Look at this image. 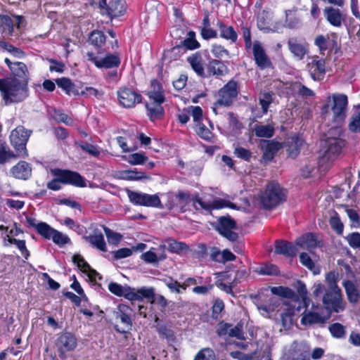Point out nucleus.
<instances>
[{
	"mask_svg": "<svg viewBox=\"0 0 360 360\" xmlns=\"http://www.w3.org/2000/svg\"><path fill=\"white\" fill-rule=\"evenodd\" d=\"M25 81L18 79H0V91L6 103H18L28 96V87Z\"/></svg>",
	"mask_w": 360,
	"mask_h": 360,
	"instance_id": "obj_1",
	"label": "nucleus"
},
{
	"mask_svg": "<svg viewBox=\"0 0 360 360\" xmlns=\"http://www.w3.org/2000/svg\"><path fill=\"white\" fill-rule=\"evenodd\" d=\"M286 199L285 191L275 182L270 183L260 195V202L266 210H271Z\"/></svg>",
	"mask_w": 360,
	"mask_h": 360,
	"instance_id": "obj_2",
	"label": "nucleus"
},
{
	"mask_svg": "<svg viewBox=\"0 0 360 360\" xmlns=\"http://www.w3.org/2000/svg\"><path fill=\"white\" fill-rule=\"evenodd\" d=\"M347 97L345 94H334L328 98V103L322 107V114L326 115L330 110L333 113V120L341 122L346 117Z\"/></svg>",
	"mask_w": 360,
	"mask_h": 360,
	"instance_id": "obj_3",
	"label": "nucleus"
},
{
	"mask_svg": "<svg viewBox=\"0 0 360 360\" xmlns=\"http://www.w3.org/2000/svg\"><path fill=\"white\" fill-rule=\"evenodd\" d=\"M324 308L329 313H340L345 310L346 303L343 301L341 290L327 289L322 296Z\"/></svg>",
	"mask_w": 360,
	"mask_h": 360,
	"instance_id": "obj_4",
	"label": "nucleus"
},
{
	"mask_svg": "<svg viewBox=\"0 0 360 360\" xmlns=\"http://www.w3.org/2000/svg\"><path fill=\"white\" fill-rule=\"evenodd\" d=\"M32 132V130H27L23 126H18L11 131L10 140L18 157L27 156L26 144Z\"/></svg>",
	"mask_w": 360,
	"mask_h": 360,
	"instance_id": "obj_5",
	"label": "nucleus"
},
{
	"mask_svg": "<svg viewBox=\"0 0 360 360\" xmlns=\"http://www.w3.org/2000/svg\"><path fill=\"white\" fill-rule=\"evenodd\" d=\"M53 176H60L62 184L71 185L75 187L84 188L86 186V181L79 172L55 168L51 169Z\"/></svg>",
	"mask_w": 360,
	"mask_h": 360,
	"instance_id": "obj_6",
	"label": "nucleus"
},
{
	"mask_svg": "<svg viewBox=\"0 0 360 360\" xmlns=\"http://www.w3.org/2000/svg\"><path fill=\"white\" fill-rule=\"evenodd\" d=\"M132 309L127 305L120 304L117 306V311H115V318L117 321H120L122 324V327H120L115 324V330L120 333L124 334L131 330L133 323L131 319Z\"/></svg>",
	"mask_w": 360,
	"mask_h": 360,
	"instance_id": "obj_7",
	"label": "nucleus"
},
{
	"mask_svg": "<svg viewBox=\"0 0 360 360\" xmlns=\"http://www.w3.org/2000/svg\"><path fill=\"white\" fill-rule=\"evenodd\" d=\"M59 356L65 357L67 352L73 351L77 345V340L75 335L71 333H63L58 335L55 342Z\"/></svg>",
	"mask_w": 360,
	"mask_h": 360,
	"instance_id": "obj_8",
	"label": "nucleus"
},
{
	"mask_svg": "<svg viewBox=\"0 0 360 360\" xmlns=\"http://www.w3.org/2000/svg\"><path fill=\"white\" fill-rule=\"evenodd\" d=\"M238 94V83L234 80H230L219 91V99L215 105L229 106Z\"/></svg>",
	"mask_w": 360,
	"mask_h": 360,
	"instance_id": "obj_9",
	"label": "nucleus"
},
{
	"mask_svg": "<svg viewBox=\"0 0 360 360\" xmlns=\"http://www.w3.org/2000/svg\"><path fill=\"white\" fill-rule=\"evenodd\" d=\"M236 223L230 216L221 217L218 219L216 230L230 241H236L238 234L233 230L236 229Z\"/></svg>",
	"mask_w": 360,
	"mask_h": 360,
	"instance_id": "obj_10",
	"label": "nucleus"
},
{
	"mask_svg": "<svg viewBox=\"0 0 360 360\" xmlns=\"http://www.w3.org/2000/svg\"><path fill=\"white\" fill-rule=\"evenodd\" d=\"M86 58L98 68L112 69L119 67L121 63L117 54H108L104 58H98L93 52L89 51L86 53Z\"/></svg>",
	"mask_w": 360,
	"mask_h": 360,
	"instance_id": "obj_11",
	"label": "nucleus"
},
{
	"mask_svg": "<svg viewBox=\"0 0 360 360\" xmlns=\"http://www.w3.org/2000/svg\"><path fill=\"white\" fill-rule=\"evenodd\" d=\"M117 98L121 105L126 108H134L142 102V96L135 90L123 87L117 91Z\"/></svg>",
	"mask_w": 360,
	"mask_h": 360,
	"instance_id": "obj_12",
	"label": "nucleus"
},
{
	"mask_svg": "<svg viewBox=\"0 0 360 360\" xmlns=\"http://www.w3.org/2000/svg\"><path fill=\"white\" fill-rule=\"evenodd\" d=\"M344 146V140L339 138L328 137L325 141V147L326 149L324 152L323 159L333 160L341 153Z\"/></svg>",
	"mask_w": 360,
	"mask_h": 360,
	"instance_id": "obj_13",
	"label": "nucleus"
},
{
	"mask_svg": "<svg viewBox=\"0 0 360 360\" xmlns=\"http://www.w3.org/2000/svg\"><path fill=\"white\" fill-rule=\"evenodd\" d=\"M252 53L255 64L259 69L264 70L272 68V63L259 41H255L253 43Z\"/></svg>",
	"mask_w": 360,
	"mask_h": 360,
	"instance_id": "obj_14",
	"label": "nucleus"
},
{
	"mask_svg": "<svg viewBox=\"0 0 360 360\" xmlns=\"http://www.w3.org/2000/svg\"><path fill=\"white\" fill-rule=\"evenodd\" d=\"M288 46L290 53L298 60H302L309 52V44L297 37L289 38Z\"/></svg>",
	"mask_w": 360,
	"mask_h": 360,
	"instance_id": "obj_15",
	"label": "nucleus"
},
{
	"mask_svg": "<svg viewBox=\"0 0 360 360\" xmlns=\"http://www.w3.org/2000/svg\"><path fill=\"white\" fill-rule=\"evenodd\" d=\"M286 360H310V347L306 342H294Z\"/></svg>",
	"mask_w": 360,
	"mask_h": 360,
	"instance_id": "obj_16",
	"label": "nucleus"
},
{
	"mask_svg": "<svg viewBox=\"0 0 360 360\" xmlns=\"http://www.w3.org/2000/svg\"><path fill=\"white\" fill-rule=\"evenodd\" d=\"M263 150L262 158L265 161H271L277 152L282 148V143L274 140H261Z\"/></svg>",
	"mask_w": 360,
	"mask_h": 360,
	"instance_id": "obj_17",
	"label": "nucleus"
},
{
	"mask_svg": "<svg viewBox=\"0 0 360 360\" xmlns=\"http://www.w3.org/2000/svg\"><path fill=\"white\" fill-rule=\"evenodd\" d=\"M42 237L46 240H52L53 242L60 247L70 243V238L58 230L48 226L46 230H43Z\"/></svg>",
	"mask_w": 360,
	"mask_h": 360,
	"instance_id": "obj_18",
	"label": "nucleus"
},
{
	"mask_svg": "<svg viewBox=\"0 0 360 360\" xmlns=\"http://www.w3.org/2000/svg\"><path fill=\"white\" fill-rule=\"evenodd\" d=\"M296 245L304 250H312L320 246L321 241L314 233H307L296 239Z\"/></svg>",
	"mask_w": 360,
	"mask_h": 360,
	"instance_id": "obj_19",
	"label": "nucleus"
},
{
	"mask_svg": "<svg viewBox=\"0 0 360 360\" xmlns=\"http://www.w3.org/2000/svg\"><path fill=\"white\" fill-rule=\"evenodd\" d=\"M229 72L227 66L221 60L212 59L209 61L205 71V77L216 76L219 77L225 75Z\"/></svg>",
	"mask_w": 360,
	"mask_h": 360,
	"instance_id": "obj_20",
	"label": "nucleus"
},
{
	"mask_svg": "<svg viewBox=\"0 0 360 360\" xmlns=\"http://www.w3.org/2000/svg\"><path fill=\"white\" fill-rule=\"evenodd\" d=\"M297 252V248L290 242L283 240L275 241V254L282 255L287 257H294L296 256Z\"/></svg>",
	"mask_w": 360,
	"mask_h": 360,
	"instance_id": "obj_21",
	"label": "nucleus"
},
{
	"mask_svg": "<svg viewBox=\"0 0 360 360\" xmlns=\"http://www.w3.org/2000/svg\"><path fill=\"white\" fill-rule=\"evenodd\" d=\"M10 173L15 179L26 180L31 176L32 167L28 162L20 161L11 169Z\"/></svg>",
	"mask_w": 360,
	"mask_h": 360,
	"instance_id": "obj_22",
	"label": "nucleus"
},
{
	"mask_svg": "<svg viewBox=\"0 0 360 360\" xmlns=\"http://www.w3.org/2000/svg\"><path fill=\"white\" fill-rule=\"evenodd\" d=\"M84 238L89 242L91 245L102 252L107 251L106 244L104 240L103 233L98 229H94L92 233L87 236H84Z\"/></svg>",
	"mask_w": 360,
	"mask_h": 360,
	"instance_id": "obj_23",
	"label": "nucleus"
},
{
	"mask_svg": "<svg viewBox=\"0 0 360 360\" xmlns=\"http://www.w3.org/2000/svg\"><path fill=\"white\" fill-rule=\"evenodd\" d=\"M187 62L198 76L205 77L206 73L204 68V61L200 53L196 52L188 57Z\"/></svg>",
	"mask_w": 360,
	"mask_h": 360,
	"instance_id": "obj_24",
	"label": "nucleus"
},
{
	"mask_svg": "<svg viewBox=\"0 0 360 360\" xmlns=\"http://www.w3.org/2000/svg\"><path fill=\"white\" fill-rule=\"evenodd\" d=\"M304 143V140L298 136L289 138L285 143L286 150L288 155L292 158H295L300 154V148Z\"/></svg>",
	"mask_w": 360,
	"mask_h": 360,
	"instance_id": "obj_25",
	"label": "nucleus"
},
{
	"mask_svg": "<svg viewBox=\"0 0 360 360\" xmlns=\"http://www.w3.org/2000/svg\"><path fill=\"white\" fill-rule=\"evenodd\" d=\"M56 83L58 86L62 89L68 95L78 96L85 95L86 93L84 91L79 92L77 89L75 84L71 81L70 79L67 77H61L56 79Z\"/></svg>",
	"mask_w": 360,
	"mask_h": 360,
	"instance_id": "obj_26",
	"label": "nucleus"
},
{
	"mask_svg": "<svg viewBox=\"0 0 360 360\" xmlns=\"http://www.w3.org/2000/svg\"><path fill=\"white\" fill-rule=\"evenodd\" d=\"M318 57H316L311 62V63L309 64V66L311 65L309 69V73L311 78L314 81L321 80L323 77V75L326 72L325 70V60L323 59L317 60Z\"/></svg>",
	"mask_w": 360,
	"mask_h": 360,
	"instance_id": "obj_27",
	"label": "nucleus"
},
{
	"mask_svg": "<svg viewBox=\"0 0 360 360\" xmlns=\"http://www.w3.org/2000/svg\"><path fill=\"white\" fill-rule=\"evenodd\" d=\"M195 34L193 31H189L187 34V37L182 41L181 44L177 45L172 48V51H180L181 50H193L200 46L199 42L195 38Z\"/></svg>",
	"mask_w": 360,
	"mask_h": 360,
	"instance_id": "obj_28",
	"label": "nucleus"
},
{
	"mask_svg": "<svg viewBox=\"0 0 360 360\" xmlns=\"http://www.w3.org/2000/svg\"><path fill=\"white\" fill-rule=\"evenodd\" d=\"M126 8L127 6L124 0L111 1L108 6L107 14L110 18H117L124 15Z\"/></svg>",
	"mask_w": 360,
	"mask_h": 360,
	"instance_id": "obj_29",
	"label": "nucleus"
},
{
	"mask_svg": "<svg viewBox=\"0 0 360 360\" xmlns=\"http://www.w3.org/2000/svg\"><path fill=\"white\" fill-rule=\"evenodd\" d=\"M323 12L326 20L331 25L338 27L342 25L344 18L340 9L333 7H326Z\"/></svg>",
	"mask_w": 360,
	"mask_h": 360,
	"instance_id": "obj_30",
	"label": "nucleus"
},
{
	"mask_svg": "<svg viewBox=\"0 0 360 360\" xmlns=\"http://www.w3.org/2000/svg\"><path fill=\"white\" fill-rule=\"evenodd\" d=\"M13 65L10 70L13 77L11 79H18V82L25 81V83H28L29 71L27 65L22 62H15Z\"/></svg>",
	"mask_w": 360,
	"mask_h": 360,
	"instance_id": "obj_31",
	"label": "nucleus"
},
{
	"mask_svg": "<svg viewBox=\"0 0 360 360\" xmlns=\"http://www.w3.org/2000/svg\"><path fill=\"white\" fill-rule=\"evenodd\" d=\"M273 20V13L266 10L259 12L257 18V25L260 31L268 33L271 22Z\"/></svg>",
	"mask_w": 360,
	"mask_h": 360,
	"instance_id": "obj_32",
	"label": "nucleus"
},
{
	"mask_svg": "<svg viewBox=\"0 0 360 360\" xmlns=\"http://www.w3.org/2000/svg\"><path fill=\"white\" fill-rule=\"evenodd\" d=\"M217 26L219 30V35L221 38L230 41L231 43H236L238 39V34L232 26H228L222 21L218 20Z\"/></svg>",
	"mask_w": 360,
	"mask_h": 360,
	"instance_id": "obj_33",
	"label": "nucleus"
},
{
	"mask_svg": "<svg viewBox=\"0 0 360 360\" xmlns=\"http://www.w3.org/2000/svg\"><path fill=\"white\" fill-rule=\"evenodd\" d=\"M15 22L7 15H0V32L5 36H12Z\"/></svg>",
	"mask_w": 360,
	"mask_h": 360,
	"instance_id": "obj_34",
	"label": "nucleus"
},
{
	"mask_svg": "<svg viewBox=\"0 0 360 360\" xmlns=\"http://www.w3.org/2000/svg\"><path fill=\"white\" fill-rule=\"evenodd\" d=\"M147 115L151 121L161 119L164 115V108L162 105L146 103L145 105Z\"/></svg>",
	"mask_w": 360,
	"mask_h": 360,
	"instance_id": "obj_35",
	"label": "nucleus"
},
{
	"mask_svg": "<svg viewBox=\"0 0 360 360\" xmlns=\"http://www.w3.org/2000/svg\"><path fill=\"white\" fill-rule=\"evenodd\" d=\"M164 248L172 253H180L181 251L187 250L188 246L183 242H179L173 238H167L165 240Z\"/></svg>",
	"mask_w": 360,
	"mask_h": 360,
	"instance_id": "obj_36",
	"label": "nucleus"
},
{
	"mask_svg": "<svg viewBox=\"0 0 360 360\" xmlns=\"http://www.w3.org/2000/svg\"><path fill=\"white\" fill-rule=\"evenodd\" d=\"M343 286L345 289L348 300L351 303H356L359 299V293L354 283L347 280L343 283Z\"/></svg>",
	"mask_w": 360,
	"mask_h": 360,
	"instance_id": "obj_37",
	"label": "nucleus"
},
{
	"mask_svg": "<svg viewBox=\"0 0 360 360\" xmlns=\"http://www.w3.org/2000/svg\"><path fill=\"white\" fill-rule=\"evenodd\" d=\"M121 175L122 179L128 181H140L150 179V176L145 172L138 171L136 169L122 171Z\"/></svg>",
	"mask_w": 360,
	"mask_h": 360,
	"instance_id": "obj_38",
	"label": "nucleus"
},
{
	"mask_svg": "<svg viewBox=\"0 0 360 360\" xmlns=\"http://www.w3.org/2000/svg\"><path fill=\"white\" fill-rule=\"evenodd\" d=\"M106 37L100 30H93L89 35V42L98 49H101L105 43Z\"/></svg>",
	"mask_w": 360,
	"mask_h": 360,
	"instance_id": "obj_39",
	"label": "nucleus"
},
{
	"mask_svg": "<svg viewBox=\"0 0 360 360\" xmlns=\"http://www.w3.org/2000/svg\"><path fill=\"white\" fill-rule=\"evenodd\" d=\"M326 319L317 312H305L301 319L303 325H312L315 323H324Z\"/></svg>",
	"mask_w": 360,
	"mask_h": 360,
	"instance_id": "obj_40",
	"label": "nucleus"
},
{
	"mask_svg": "<svg viewBox=\"0 0 360 360\" xmlns=\"http://www.w3.org/2000/svg\"><path fill=\"white\" fill-rule=\"evenodd\" d=\"M254 131L257 137L271 138L274 134V127L271 124H255Z\"/></svg>",
	"mask_w": 360,
	"mask_h": 360,
	"instance_id": "obj_41",
	"label": "nucleus"
},
{
	"mask_svg": "<svg viewBox=\"0 0 360 360\" xmlns=\"http://www.w3.org/2000/svg\"><path fill=\"white\" fill-rule=\"evenodd\" d=\"M328 330L334 338L343 340L346 338V327L340 323L330 324L328 326Z\"/></svg>",
	"mask_w": 360,
	"mask_h": 360,
	"instance_id": "obj_42",
	"label": "nucleus"
},
{
	"mask_svg": "<svg viewBox=\"0 0 360 360\" xmlns=\"http://www.w3.org/2000/svg\"><path fill=\"white\" fill-rule=\"evenodd\" d=\"M295 314L294 307L287 306L281 313V323L283 328H290L292 324V317Z\"/></svg>",
	"mask_w": 360,
	"mask_h": 360,
	"instance_id": "obj_43",
	"label": "nucleus"
},
{
	"mask_svg": "<svg viewBox=\"0 0 360 360\" xmlns=\"http://www.w3.org/2000/svg\"><path fill=\"white\" fill-rule=\"evenodd\" d=\"M159 321V318L156 316L155 319V322L157 323L158 324L155 326V328L160 336L163 338H166L168 341H174V332L171 329L168 328L165 325L158 323Z\"/></svg>",
	"mask_w": 360,
	"mask_h": 360,
	"instance_id": "obj_44",
	"label": "nucleus"
},
{
	"mask_svg": "<svg viewBox=\"0 0 360 360\" xmlns=\"http://www.w3.org/2000/svg\"><path fill=\"white\" fill-rule=\"evenodd\" d=\"M142 206L146 207H162L160 199L158 195H150L143 193Z\"/></svg>",
	"mask_w": 360,
	"mask_h": 360,
	"instance_id": "obj_45",
	"label": "nucleus"
},
{
	"mask_svg": "<svg viewBox=\"0 0 360 360\" xmlns=\"http://www.w3.org/2000/svg\"><path fill=\"white\" fill-rule=\"evenodd\" d=\"M5 143L0 141V164H4L12 158H17Z\"/></svg>",
	"mask_w": 360,
	"mask_h": 360,
	"instance_id": "obj_46",
	"label": "nucleus"
},
{
	"mask_svg": "<svg viewBox=\"0 0 360 360\" xmlns=\"http://www.w3.org/2000/svg\"><path fill=\"white\" fill-rule=\"evenodd\" d=\"M260 275L276 276L279 274L278 266L272 264H265L257 268L255 270Z\"/></svg>",
	"mask_w": 360,
	"mask_h": 360,
	"instance_id": "obj_47",
	"label": "nucleus"
},
{
	"mask_svg": "<svg viewBox=\"0 0 360 360\" xmlns=\"http://www.w3.org/2000/svg\"><path fill=\"white\" fill-rule=\"evenodd\" d=\"M26 223L27 227L34 228L37 232L40 235L43 236V230H46L49 224L46 222H38L35 218L30 217H26Z\"/></svg>",
	"mask_w": 360,
	"mask_h": 360,
	"instance_id": "obj_48",
	"label": "nucleus"
},
{
	"mask_svg": "<svg viewBox=\"0 0 360 360\" xmlns=\"http://www.w3.org/2000/svg\"><path fill=\"white\" fill-rule=\"evenodd\" d=\"M125 160L131 165H143L148 160V157L143 153H135L129 155Z\"/></svg>",
	"mask_w": 360,
	"mask_h": 360,
	"instance_id": "obj_49",
	"label": "nucleus"
},
{
	"mask_svg": "<svg viewBox=\"0 0 360 360\" xmlns=\"http://www.w3.org/2000/svg\"><path fill=\"white\" fill-rule=\"evenodd\" d=\"M329 224L331 229L335 231L337 234L341 235L342 233L344 225L336 212H334L333 215L330 217Z\"/></svg>",
	"mask_w": 360,
	"mask_h": 360,
	"instance_id": "obj_50",
	"label": "nucleus"
},
{
	"mask_svg": "<svg viewBox=\"0 0 360 360\" xmlns=\"http://www.w3.org/2000/svg\"><path fill=\"white\" fill-rule=\"evenodd\" d=\"M300 261L302 265L309 270L313 271L314 274H316L319 273V269L316 267L315 264L307 253L302 252L300 255Z\"/></svg>",
	"mask_w": 360,
	"mask_h": 360,
	"instance_id": "obj_51",
	"label": "nucleus"
},
{
	"mask_svg": "<svg viewBox=\"0 0 360 360\" xmlns=\"http://www.w3.org/2000/svg\"><path fill=\"white\" fill-rule=\"evenodd\" d=\"M194 360H216V355L212 349L206 347L197 353Z\"/></svg>",
	"mask_w": 360,
	"mask_h": 360,
	"instance_id": "obj_52",
	"label": "nucleus"
},
{
	"mask_svg": "<svg viewBox=\"0 0 360 360\" xmlns=\"http://www.w3.org/2000/svg\"><path fill=\"white\" fill-rule=\"evenodd\" d=\"M103 229L109 243L117 245L122 240V236L120 233L113 231L105 226H103Z\"/></svg>",
	"mask_w": 360,
	"mask_h": 360,
	"instance_id": "obj_53",
	"label": "nucleus"
},
{
	"mask_svg": "<svg viewBox=\"0 0 360 360\" xmlns=\"http://www.w3.org/2000/svg\"><path fill=\"white\" fill-rule=\"evenodd\" d=\"M210 203V208L208 211H211L214 209H220L225 207H229L232 209H236V205L229 201H226L223 199H215L212 202Z\"/></svg>",
	"mask_w": 360,
	"mask_h": 360,
	"instance_id": "obj_54",
	"label": "nucleus"
},
{
	"mask_svg": "<svg viewBox=\"0 0 360 360\" xmlns=\"http://www.w3.org/2000/svg\"><path fill=\"white\" fill-rule=\"evenodd\" d=\"M224 309V303L223 300L219 298L215 299L212 307V318L216 320L219 319L221 317L220 314Z\"/></svg>",
	"mask_w": 360,
	"mask_h": 360,
	"instance_id": "obj_55",
	"label": "nucleus"
},
{
	"mask_svg": "<svg viewBox=\"0 0 360 360\" xmlns=\"http://www.w3.org/2000/svg\"><path fill=\"white\" fill-rule=\"evenodd\" d=\"M259 102L262 109L263 113H266L269 105L272 102V94L270 92H265L260 95Z\"/></svg>",
	"mask_w": 360,
	"mask_h": 360,
	"instance_id": "obj_56",
	"label": "nucleus"
},
{
	"mask_svg": "<svg viewBox=\"0 0 360 360\" xmlns=\"http://www.w3.org/2000/svg\"><path fill=\"white\" fill-rule=\"evenodd\" d=\"M271 291L274 294L285 298H292L295 296L294 291L288 287H274Z\"/></svg>",
	"mask_w": 360,
	"mask_h": 360,
	"instance_id": "obj_57",
	"label": "nucleus"
},
{
	"mask_svg": "<svg viewBox=\"0 0 360 360\" xmlns=\"http://www.w3.org/2000/svg\"><path fill=\"white\" fill-rule=\"evenodd\" d=\"M162 281L172 292H175L176 294L181 293V290H180V283L172 277L165 278Z\"/></svg>",
	"mask_w": 360,
	"mask_h": 360,
	"instance_id": "obj_58",
	"label": "nucleus"
},
{
	"mask_svg": "<svg viewBox=\"0 0 360 360\" xmlns=\"http://www.w3.org/2000/svg\"><path fill=\"white\" fill-rule=\"evenodd\" d=\"M328 36L318 35L314 40V44L318 46L321 53L326 51L328 49Z\"/></svg>",
	"mask_w": 360,
	"mask_h": 360,
	"instance_id": "obj_59",
	"label": "nucleus"
},
{
	"mask_svg": "<svg viewBox=\"0 0 360 360\" xmlns=\"http://www.w3.org/2000/svg\"><path fill=\"white\" fill-rule=\"evenodd\" d=\"M127 193L130 202L136 205L142 206L143 193L133 191L129 189L127 190Z\"/></svg>",
	"mask_w": 360,
	"mask_h": 360,
	"instance_id": "obj_60",
	"label": "nucleus"
},
{
	"mask_svg": "<svg viewBox=\"0 0 360 360\" xmlns=\"http://www.w3.org/2000/svg\"><path fill=\"white\" fill-rule=\"evenodd\" d=\"M138 292L140 297V302L143 301V298L153 300L155 297V289L152 287H142L138 289Z\"/></svg>",
	"mask_w": 360,
	"mask_h": 360,
	"instance_id": "obj_61",
	"label": "nucleus"
},
{
	"mask_svg": "<svg viewBox=\"0 0 360 360\" xmlns=\"http://www.w3.org/2000/svg\"><path fill=\"white\" fill-rule=\"evenodd\" d=\"M338 276V273L335 271H330L327 274L326 277V282L328 285L327 289L340 290V288L337 285Z\"/></svg>",
	"mask_w": 360,
	"mask_h": 360,
	"instance_id": "obj_62",
	"label": "nucleus"
},
{
	"mask_svg": "<svg viewBox=\"0 0 360 360\" xmlns=\"http://www.w3.org/2000/svg\"><path fill=\"white\" fill-rule=\"evenodd\" d=\"M229 336L232 338H236L237 339L239 340H245V338L244 335V332L243 330V324L238 323L233 328L230 327Z\"/></svg>",
	"mask_w": 360,
	"mask_h": 360,
	"instance_id": "obj_63",
	"label": "nucleus"
},
{
	"mask_svg": "<svg viewBox=\"0 0 360 360\" xmlns=\"http://www.w3.org/2000/svg\"><path fill=\"white\" fill-rule=\"evenodd\" d=\"M346 240L352 248L360 249V233L358 232H354L349 233L347 237Z\"/></svg>",
	"mask_w": 360,
	"mask_h": 360,
	"instance_id": "obj_64",
	"label": "nucleus"
}]
</instances>
